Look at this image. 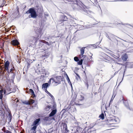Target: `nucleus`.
Here are the masks:
<instances>
[{
	"label": "nucleus",
	"instance_id": "nucleus-1",
	"mask_svg": "<svg viewBox=\"0 0 133 133\" xmlns=\"http://www.w3.org/2000/svg\"><path fill=\"white\" fill-rule=\"evenodd\" d=\"M27 14H30V16H29V18L31 17L34 18H36L37 16L36 12L35 9L33 8H31L28 10L26 12Z\"/></svg>",
	"mask_w": 133,
	"mask_h": 133
},
{
	"label": "nucleus",
	"instance_id": "nucleus-2",
	"mask_svg": "<svg viewBox=\"0 0 133 133\" xmlns=\"http://www.w3.org/2000/svg\"><path fill=\"white\" fill-rule=\"evenodd\" d=\"M44 44H46L48 46H49V43L45 41L44 40H39V43L38 46L37 47V48H40L41 47L43 48V46H44Z\"/></svg>",
	"mask_w": 133,
	"mask_h": 133
},
{
	"label": "nucleus",
	"instance_id": "nucleus-3",
	"mask_svg": "<svg viewBox=\"0 0 133 133\" xmlns=\"http://www.w3.org/2000/svg\"><path fill=\"white\" fill-rule=\"evenodd\" d=\"M61 25L65 26V28H70L71 26H73L74 25H72L71 23H69L68 21H66L64 22H62L61 23Z\"/></svg>",
	"mask_w": 133,
	"mask_h": 133
},
{
	"label": "nucleus",
	"instance_id": "nucleus-4",
	"mask_svg": "<svg viewBox=\"0 0 133 133\" xmlns=\"http://www.w3.org/2000/svg\"><path fill=\"white\" fill-rule=\"evenodd\" d=\"M39 31V34L38 35V37H37L36 38H35L34 37H30L29 38V42H32L33 41L35 42V43L34 44L35 45H36V42L37 41V40H38L39 38H38L39 36L41 37V35L40 34V32H41V30H40Z\"/></svg>",
	"mask_w": 133,
	"mask_h": 133
},
{
	"label": "nucleus",
	"instance_id": "nucleus-5",
	"mask_svg": "<svg viewBox=\"0 0 133 133\" xmlns=\"http://www.w3.org/2000/svg\"><path fill=\"white\" fill-rule=\"evenodd\" d=\"M3 92L2 91H0V111L1 110V108L2 107V106L4 105L3 102L2 101V98H3Z\"/></svg>",
	"mask_w": 133,
	"mask_h": 133
},
{
	"label": "nucleus",
	"instance_id": "nucleus-6",
	"mask_svg": "<svg viewBox=\"0 0 133 133\" xmlns=\"http://www.w3.org/2000/svg\"><path fill=\"white\" fill-rule=\"evenodd\" d=\"M68 19L67 17L64 15H61L60 17L59 22H64L67 21Z\"/></svg>",
	"mask_w": 133,
	"mask_h": 133
},
{
	"label": "nucleus",
	"instance_id": "nucleus-7",
	"mask_svg": "<svg viewBox=\"0 0 133 133\" xmlns=\"http://www.w3.org/2000/svg\"><path fill=\"white\" fill-rule=\"evenodd\" d=\"M62 78L63 76H57L56 77H55L56 83H60L63 80L62 79Z\"/></svg>",
	"mask_w": 133,
	"mask_h": 133
},
{
	"label": "nucleus",
	"instance_id": "nucleus-8",
	"mask_svg": "<svg viewBox=\"0 0 133 133\" xmlns=\"http://www.w3.org/2000/svg\"><path fill=\"white\" fill-rule=\"evenodd\" d=\"M123 103L127 109L130 110H131L132 109V108L131 107H130L127 101H123Z\"/></svg>",
	"mask_w": 133,
	"mask_h": 133
},
{
	"label": "nucleus",
	"instance_id": "nucleus-9",
	"mask_svg": "<svg viewBox=\"0 0 133 133\" xmlns=\"http://www.w3.org/2000/svg\"><path fill=\"white\" fill-rule=\"evenodd\" d=\"M82 57H83L82 58H83L82 59H83L84 63L86 65H87L89 61L88 57L86 56L85 55H84L83 56H82Z\"/></svg>",
	"mask_w": 133,
	"mask_h": 133
},
{
	"label": "nucleus",
	"instance_id": "nucleus-10",
	"mask_svg": "<svg viewBox=\"0 0 133 133\" xmlns=\"http://www.w3.org/2000/svg\"><path fill=\"white\" fill-rule=\"evenodd\" d=\"M11 44L13 45H17L19 44V43L17 39L12 41L11 42Z\"/></svg>",
	"mask_w": 133,
	"mask_h": 133
},
{
	"label": "nucleus",
	"instance_id": "nucleus-11",
	"mask_svg": "<svg viewBox=\"0 0 133 133\" xmlns=\"http://www.w3.org/2000/svg\"><path fill=\"white\" fill-rule=\"evenodd\" d=\"M9 62L8 61H6L5 62L4 64L5 69L6 71H8V68L9 65Z\"/></svg>",
	"mask_w": 133,
	"mask_h": 133
},
{
	"label": "nucleus",
	"instance_id": "nucleus-12",
	"mask_svg": "<svg viewBox=\"0 0 133 133\" xmlns=\"http://www.w3.org/2000/svg\"><path fill=\"white\" fill-rule=\"evenodd\" d=\"M63 128L64 129L65 132L64 133H67L69 132V130L68 129L67 124L65 123L63 124Z\"/></svg>",
	"mask_w": 133,
	"mask_h": 133
},
{
	"label": "nucleus",
	"instance_id": "nucleus-13",
	"mask_svg": "<svg viewBox=\"0 0 133 133\" xmlns=\"http://www.w3.org/2000/svg\"><path fill=\"white\" fill-rule=\"evenodd\" d=\"M85 47H83L81 48L80 49L81 55H79V57L81 58H82L83 57H82V56H84L83 55L84 53V49H85Z\"/></svg>",
	"mask_w": 133,
	"mask_h": 133
},
{
	"label": "nucleus",
	"instance_id": "nucleus-14",
	"mask_svg": "<svg viewBox=\"0 0 133 133\" xmlns=\"http://www.w3.org/2000/svg\"><path fill=\"white\" fill-rule=\"evenodd\" d=\"M7 118L8 119V122L9 124L11 121L12 118V116L10 113H9V114L7 116Z\"/></svg>",
	"mask_w": 133,
	"mask_h": 133
},
{
	"label": "nucleus",
	"instance_id": "nucleus-15",
	"mask_svg": "<svg viewBox=\"0 0 133 133\" xmlns=\"http://www.w3.org/2000/svg\"><path fill=\"white\" fill-rule=\"evenodd\" d=\"M40 120L39 118L36 119L33 122L32 125H37V124L39 123Z\"/></svg>",
	"mask_w": 133,
	"mask_h": 133
},
{
	"label": "nucleus",
	"instance_id": "nucleus-16",
	"mask_svg": "<svg viewBox=\"0 0 133 133\" xmlns=\"http://www.w3.org/2000/svg\"><path fill=\"white\" fill-rule=\"evenodd\" d=\"M57 111V110L56 109L53 110L49 114V116L51 117L54 116L56 114Z\"/></svg>",
	"mask_w": 133,
	"mask_h": 133
},
{
	"label": "nucleus",
	"instance_id": "nucleus-17",
	"mask_svg": "<svg viewBox=\"0 0 133 133\" xmlns=\"http://www.w3.org/2000/svg\"><path fill=\"white\" fill-rule=\"evenodd\" d=\"M77 25H74V26H73L75 27V28L76 29H78L79 30H81L82 29H83V25H78L77 24Z\"/></svg>",
	"mask_w": 133,
	"mask_h": 133
},
{
	"label": "nucleus",
	"instance_id": "nucleus-18",
	"mask_svg": "<svg viewBox=\"0 0 133 133\" xmlns=\"http://www.w3.org/2000/svg\"><path fill=\"white\" fill-rule=\"evenodd\" d=\"M49 85V83H45L43 84L42 85V88H44V89L46 91L47 90V88Z\"/></svg>",
	"mask_w": 133,
	"mask_h": 133
},
{
	"label": "nucleus",
	"instance_id": "nucleus-19",
	"mask_svg": "<svg viewBox=\"0 0 133 133\" xmlns=\"http://www.w3.org/2000/svg\"><path fill=\"white\" fill-rule=\"evenodd\" d=\"M77 21V20L76 19L74 18L71 19L70 20V22L72 25H74V24H76Z\"/></svg>",
	"mask_w": 133,
	"mask_h": 133
},
{
	"label": "nucleus",
	"instance_id": "nucleus-20",
	"mask_svg": "<svg viewBox=\"0 0 133 133\" xmlns=\"http://www.w3.org/2000/svg\"><path fill=\"white\" fill-rule=\"evenodd\" d=\"M52 119L54 120V118H51L49 115V116L45 117L44 118V120L46 121H49Z\"/></svg>",
	"mask_w": 133,
	"mask_h": 133
},
{
	"label": "nucleus",
	"instance_id": "nucleus-21",
	"mask_svg": "<svg viewBox=\"0 0 133 133\" xmlns=\"http://www.w3.org/2000/svg\"><path fill=\"white\" fill-rule=\"evenodd\" d=\"M128 57V56L127 55L125 54L122 56V59L123 61H126L127 60Z\"/></svg>",
	"mask_w": 133,
	"mask_h": 133
},
{
	"label": "nucleus",
	"instance_id": "nucleus-22",
	"mask_svg": "<svg viewBox=\"0 0 133 133\" xmlns=\"http://www.w3.org/2000/svg\"><path fill=\"white\" fill-rule=\"evenodd\" d=\"M29 91L30 93H31V94L32 95L33 97H36V95L35 94L34 92L32 89H29Z\"/></svg>",
	"mask_w": 133,
	"mask_h": 133
},
{
	"label": "nucleus",
	"instance_id": "nucleus-23",
	"mask_svg": "<svg viewBox=\"0 0 133 133\" xmlns=\"http://www.w3.org/2000/svg\"><path fill=\"white\" fill-rule=\"evenodd\" d=\"M55 37L54 36H51L45 37L44 39L47 41H49L50 39H51Z\"/></svg>",
	"mask_w": 133,
	"mask_h": 133
},
{
	"label": "nucleus",
	"instance_id": "nucleus-24",
	"mask_svg": "<svg viewBox=\"0 0 133 133\" xmlns=\"http://www.w3.org/2000/svg\"><path fill=\"white\" fill-rule=\"evenodd\" d=\"M49 74V72H47L44 73H43L42 75L41 76H42L43 77H48Z\"/></svg>",
	"mask_w": 133,
	"mask_h": 133
},
{
	"label": "nucleus",
	"instance_id": "nucleus-25",
	"mask_svg": "<svg viewBox=\"0 0 133 133\" xmlns=\"http://www.w3.org/2000/svg\"><path fill=\"white\" fill-rule=\"evenodd\" d=\"M38 125H33V127L30 130L31 131H36V130L37 128Z\"/></svg>",
	"mask_w": 133,
	"mask_h": 133
},
{
	"label": "nucleus",
	"instance_id": "nucleus-26",
	"mask_svg": "<svg viewBox=\"0 0 133 133\" xmlns=\"http://www.w3.org/2000/svg\"><path fill=\"white\" fill-rule=\"evenodd\" d=\"M101 54L102 55V56L103 57H106L108 58L110 57H109L103 52H102Z\"/></svg>",
	"mask_w": 133,
	"mask_h": 133
},
{
	"label": "nucleus",
	"instance_id": "nucleus-27",
	"mask_svg": "<svg viewBox=\"0 0 133 133\" xmlns=\"http://www.w3.org/2000/svg\"><path fill=\"white\" fill-rule=\"evenodd\" d=\"M4 74V72H0V78L3 79V75Z\"/></svg>",
	"mask_w": 133,
	"mask_h": 133
},
{
	"label": "nucleus",
	"instance_id": "nucleus-28",
	"mask_svg": "<svg viewBox=\"0 0 133 133\" xmlns=\"http://www.w3.org/2000/svg\"><path fill=\"white\" fill-rule=\"evenodd\" d=\"M45 92L52 98L53 99H54V96L50 92H48L47 90H46V91H45Z\"/></svg>",
	"mask_w": 133,
	"mask_h": 133
},
{
	"label": "nucleus",
	"instance_id": "nucleus-29",
	"mask_svg": "<svg viewBox=\"0 0 133 133\" xmlns=\"http://www.w3.org/2000/svg\"><path fill=\"white\" fill-rule=\"evenodd\" d=\"M51 106L49 105L47 106L45 108V109L46 110L49 111L51 108Z\"/></svg>",
	"mask_w": 133,
	"mask_h": 133
},
{
	"label": "nucleus",
	"instance_id": "nucleus-30",
	"mask_svg": "<svg viewBox=\"0 0 133 133\" xmlns=\"http://www.w3.org/2000/svg\"><path fill=\"white\" fill-rule=\"evenodd\" d=\"M83 62V59H81V60L79 61L77 63L79 65H81L82 64Z\"/></svg>",
	"mask_w": 133,
	"mask_h": 133
},
{
	"label": "nucleus",
	"instance_id": "nucleus-31",
	"mask_svg": "<svg viewBox=\"0 0 133 133\" xmlns=\"http://www.w3.org/2000/svg\"><path fill=\"white\" fill-rule=\"evenodd\" d=\"M67 81H68V83H69L70 82V84H71V88H72V84L71 82L70 81V79L68 77V76L67 75Z\"/></svg>",
	"mask_w": 133,
	"mask_h": 133
},
{
	"label": "nucleus",
	"instance_id": "nucleus-32",
	"mask_svg": "<svg viewBox=\"0 0 133 133\" xmlns=\"http://www.w3.org/2000/svg\"><path fill=\"white\" fill-rule=\"evenodd\" d=\"M84 97L82 95H80L79 97V99L80 101H82L84 99Z\"/></svg>",
	"mask_w": 133,
	"mask_h": 133
},
{
	"label": "nucleus",
	"instance_id": "nucleus-33",
	"mask_svg": "<svg viewBox=\"0 0 133 133\" xmlns=\"http://www.w3.org/2000/svg\"><path fill=\"white\" fill-rule=\"evenodd\" d=\"M99 117H100L102 119H104V114L103 113H102L99 116Z\"/></svg>",
	"mask_w": 133,
	"mask_h": 133
},
{
	"label": "nucleus",
	"instance_id": "nucleus-34",
	"mask_svg": "<svg viewBox=\"0 0 133 133\" xmlns=\"http://www.w3.org/2000/svg\"><path fill=\"white\" fill-rule=\"evenodd\" d=\"M107 25V26L109 27H113V25L111 23H106Z\"/></svg>",
	"mask_w": 133,
	"mask_h": 133
},
{
	"label": "nucleus",
	"instance_id": "nucleus-35",
	"mask_svg": "<svg viewBox=\"0 0 133 133\" xmlns=\"http://www.w3.org/2000/svg\"><path fill=\"white\" fill-rule=\"evenodd\" d=\"M74 59V61L76 62H78L79 60L78 58L77 57H75Z\"/></svg>",
	"mask_w": 133,
	"mask_h": 133
},
{
	"label": "nucleus",
	"instance_id": "nucleus-36",
	"mask_svg": "<svg viewBox=\"0 0 133 133\" xmlns=\"http://www.w3.org/2000/svg\"><path fill=\"white\" fill-rule=\"evenodd\" d=\"M75 74H76V75L77 76V77H76V78L77 79H80V76H79V75H78V74L77 73H75Z\"/></svg>",
	"mask_w": 133,
	"mask_h": 133
},
{
	"label": "nucleus",
	"instance_id": "nucleus-37",
	"mask_svg": "<svg viewBox=\"0 0 133 133\" xmlns=\"http://www.w3.org/2000/svg\"><path fill=\"white\" fill-rule=\"evenodd\" d=\"M50 80L53 81L52 82L53 83L54 82H55L56 83V81L55 80V78H50Z\"/></svg>",
	"mask_w": 133,
	"mask_h": 133
},
{
	"label": "nucleus",
	"instance_id": "nucleus-38",
	"mask_svg": "<svg viewBox=\"0 0 133 133\" xmlns=\"http://www.w3.org/2000/svg\"><path fill=\"white\" fill-rule=\"evenodd\" d=\"M6 2L4 0H3V3L1 5V7H3L4 5V4Z\"/></svg>",
	"mask_w": 133,
	"mask_h": 133
},
{
	"label": "nucleus",
	"instance_id": "nucleus-39",
	"mask_svg": "<svg viewBox=\"0 0 133 133\" xmlns=\"http://www.w3.org/2000/svg\"><path fill=\"white\" fill-rule=\"evenodd\" d=\"M85 84V85L86 86H87V88L88 89V86H89V84L88 83V82H87V81L86 82H84Z\"/></svg>",
	"mask_w": 133,
	"mask_h": 133
},
{
	"label": "nucleus",
	"instance_id": "nucleus-40",
	"mask_svg": "<svg viewBox=\"0 0 133 133\" xmlns=\"http://www.w3.org/2000/svg\"><path fill=\"white\" fill-rule=\"evenodd\" d=\"M24 103L26 105H30V103L29 102L25 101L24 102Z\"/></svg>",
	"mask_w": 133,
	"mask_h": 133
},
{
	"label": "nucleus",
	"instance_id": "nucleus-41",
	"mask_svg": "<svg viewBox=\"0 0 133 133\" xmlns=\"http://www.w3.org/2000/svg\"><path fill=\"white\" fill-rule=\"evenodd\" d=\"M4 133H11V132L8 130H5L4 131Z\"/></svg>",
	"mask_w": 133,
	"mask_h": 133
},
{
	"label": "nucleus",
	"instance_id": "nucleus-42",
	"mask_svg": "<svg viewBox=\"0 0 133 133\" xmlns=\"http://www.w3.org/2000/svg\"><path fill=\"white\" fill-rule=\"evenodd\" d=\"M36 131H31V130H30L29 132V133H36Z\"/></svg>",
	"mask_w": 133,
	"mask_h": 133
},
{
	"label": "nucleus",
	"instance_id": "nucleus-43",
	"mask_svg": "<svg viewBox=\"0 0 133 133\" xmlns=\"http://www.w3.org/2000/svg\"><path fill=\"white\" fill-rule=\"evenodd\" d=\"M49 53L48 52L46 54H45L43 55V57H46L48 56V55H49Z\"/></svg>",
	"mask_w": 133,
	"mask_h": 133
},
{
	"label": "nucleus",
	"instance_id": "nucleus-44",
	"mask_svg": "<svg viewBox=\"0 0 133 133\" xmlns=\"http://www.w3.org/2000/svg\"><path fill=\"white\" fill-rule=\"evenodd\" d=\"M110 120L111 121L113 122H117V121H116V119H111Z\"/></svg>",
	"mask_w": 133,
	"mask_h": 133
},
{
	"label": "nucleus",
	"instance_id": "nucleus-45",
	"mask_svg": "<svg viewBox=\"0 0 133 133\" xmlns=\"http://www.w3.org/2000/svg\"><path fill=\"white\" fill-rule=\"evenodd\" d=\"M112 55H112V56L113 57H114L116 59H117L118 58H119L118 57H117V56H116L115 55H114L113 54Z\"/></svg>",
	"mask_w": 133,
	"mask_h": 133
},
{
	"label": "nucleus",
	"instance_id": "nucleus-46",
	"mask_svg": "<svg viewBox=\"0 0 133 133\" xmlns=\"http://www.w3.org/2000/svg\"><path fill=\"white\" fill-rule=\"evenodd\" d=\"M55 42V41L52 42H49V45H51L53 43H54Z\"/></svg>",
	"mask_w": 133,
	"mask_h": 133
},
{
	"label": "nucleus",
	"instance_id": "nucleus-47",
	"mask_svg": "<svg viewBox=\"0 0 133 133\" xmlns=\"http://www.w3.org/2000/svg\"><path fill=\"white\" fill-rule=\"evenodd\" d=\"M73 104L74 105H81V104H78V103H76V102H74V104Z\"/></svg>",
	"mask_w": 133,
	"mask_h": 133
},
{
	"label": "nucleus",
	"instance_id": "nucleus-48",
	"mask_svg": "<svg viewBox=\"0 0 133 133\" xmlns=\"http://www.w3.org/2000/svg\"><path fill=\"white\" fill-rule=\"evenodd\" d=\"M103 49L104 51H107L108 50L110 51L109 50L107 49L104 48V49Z\"/></svg>",
	"mask_w": 133,
	"mask_h": 133
},
{
	"label": "nucleus",
	"instance_id": "nucleus-49",
	"mask_svg": "<svg viewBox=\"0 0 133 133\" xmlns=\"http://www.w3.org/2000/svg\"><path fill=\"white\" fill-rule=\"evenodd\" d=\"M51 80H50V79H49V80L48 82V83H49V85H50L51 84Z\"/></svg>",
	"mask_w": 133,
	"mask_h": 133
},
{
	"label": "nucleus",
	"instance_id": "nucleus-50",
	"mask_svg": "<svg viewBox=\"0 0 133 133\" xmlns=\"http://www.w3.org/2000/svg\"><path fill=\"white\" fill-rule=\"evenodd\" d=\"M35 102V101L34 100H32L31 101V103H30V104H32L33 103H34Z\"/></svg>",
	"mask_w": 133,
	"mask_h": 133
},
{
	"label": "nucleus",
	"instance_id": "nucleus-51",
	"mask_svg": "<svg viewBox=\"0 0 133 133\" xmlns=\"http://www.w3.org/2000/svg\"><path fill=\"white\" fill-rule=\"evenodd\" d=\"M28 65L27 66V67H28V68L29 67L30 64L28 62Z\"/></svg>",
	"mask_w": 133,
	"mask_h": 133
},
{
	"label": "nucleus",
	"instance_id": "nucleus-52",
	"mask_svg": "<svg viewBox=\"0 0 133 133\" xmlns=\"http://www.w3.org/2000/svg\"><path fill=\"white\" fill-rule=\"evenodd\" d=\"M106 36L109 39H110V38H109V36L107 35Z\"/></svg>",
	"mask_w": 133,
	"mask_h": 133
},
{
	"label": "nucleus",
	"instance_id": "nucleus-53",
	"mask_svg": "<svg viewBox=\"0 0 133 133\" xmlns=\"http://www.w3.org/2000/svg\"><path fill=\"white\" fill-rule=\"evenodd\" d=\"M13 70V69H10V72H12Z\"/></svg>",
	"mask_w": 133,
	"mask_h": 133
},
{
	"label": "nucleus",
	"instance_id": "nucleus-54",
	"mask_svg": "<svg viewBox=\"0 0 133 133\" xmlns=\"http://www.w3.org/2000/svg\"><path fill=\"white\" fill-rule=\"evenodd\" d=\"M101 42H97V43H96V44L97 45H98L99 44H100V43Z\"/></svg>",
	"mask_w": 133,
	"mask_h": 133
},
{
	"label": "nucleus",
	"instance_id": "nucleus-55",
	"mask_svg": "<svg viewBox=\"0 0 133 133\" xmlns=\"http://www.w3.org/2000/svg\"><path fill=\"white\" fill-rule=\"evenodd\" d=\"M132 92L133 93V86L132 87Z\"/></svg>",
	"mask_w": 133,
	"mask_h": 133
},
{
	"label": "nucleus",
	"instance_id": "nucleus-56",
	"mask_svg": "<svg viewBox=\"0 0 133 133\" xmlns=\"http://www.w3.org/2000/svg\"><path fill=\"white\" fill-rule=\"evenodd\" d=\"M73 102V100H72L71 101V103L72 104V103Z\"/></svg>",
	"mask_w": 133,
	"mask_h": 133
},
{
	"label": "nucleus",
	"instance_id": "nucleus-57",
	"mask_svg": "<svg viewBox=\"0 0 133 133\" xmlns=\"http://www.w3.org/2000/svg\"><path fill=\"white\" fill-rule=\"evenodd\" d=\"M92 58V56H91L90 57V59H91Z\"/></svg>",
	"mask_w": 133,
	"mask_h": 133
},
{
	"label": "nucleus",
	"instance_id": "nucleus-58",
	"mask_svg": "<svg viewBox=\"0 0 133 133\" xmlns=\"http://www.w3.org/2000/svg\"><path fill=\"white\" fill-rule=\"evenodd\" d=\"M75 5H77V4H75Z\"/></svg>",
	"mask_w": 133,
	"mask_h": 133
},
{
	"label": "nucleus",
	"instance_id": "nucleus-59",
	"mask_svg": "<svg viewBox=\"0 0 133 133\" xmlns=\"http://www.w3.org/2000/svg\"><path fill=\"white\" fill-rule=\"evenodd\" d=\"M132 67H132V66H131V68H132Z\"/></svg>",
	"mask_w": 133,
	"mask_h": 133
},
{
	"label": "nucleus",
	"instance_id": "nucleus-60",
	"mask_svg": "<svg viewBox=\"0 0 133 133\" xmlns=\"http://www.w3.org/2000/svg\"><path fill=\"white\" fill-rule=\"evenodd\" d=\"M0 7H1V6H0Z\"/></svg>",
	"mask_w": 133,
	"mask_h": 133
}]
</instances>
